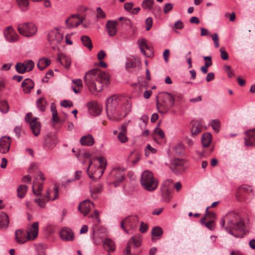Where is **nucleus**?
<instances>
[{
  "label": "nucleus",
  "mask_w": 255,
  "mask_h": 255,
  "mask_svg": "<svg viewBox=\"0 0 255 255\" xmlns=\"http://www.w3.org/2000/svg\"><path fill=\"white\" fill-rule=\"evenodd\" d=\"M84 80L90 92L96 94L103 90L105 85L109 84L110 77L104 71L95 68L86 73Z\"/></svg>",
  "instance_id": "1"
},
{
  "label": "nucleus",
  "mask_w": 255,
  "mask_h": 255,
  "mask_svg": "<svg viewBox=\"0 0 255 255\" xmlns=\"http://www.w3.org/2000/svg\"><path fill=\"white\" fill-rule=\"evenodd\" d=\"M121 102L119 96L113 95L107 101L106 111L107 116L109 119L113 121H120L125 117L128 113L131 108V104L128 101L125 103L126 109L123 112H119L117 109V106Z\"/></svg>",
  "instance_id": "2"
},
{
  "label": "nucleus",
  "mask_w": 255,
  "mask_h": 255,
  "mask_svg": "<svg viewBox=\"0 0 255 255\" xmlns=\"http://www.w3.org/2000/svg\"><path fill=\"white\" fill-rule=\"evenodd\" d=\"M227 226L225 230L236 238H242L246 234L245 224L240 215L234 212L229 213L226 216Z\"/></svg>",
  "instance_id": "3"
},
{
  "label": "nucleus",
  "mask_w": 255,
  "mask_h": 255,
  "mask_svg": "<svg viewBox=\"0 0 255 255\" xmlns=\"http://www.w3.org/2000/svg\"><path fill=\"white\" fill-rule=\"evenodd\" d=\"M156 100V107L159 113L161 114H165L167 111L174 106V98L173 96L169 93L163 92L159 96L160 102Z\"/></svg>",
  "instance_id": "4"
},
{
  "label": "nucleus",
  "mask_w": 255,
  "mask_h": 255,
  "mask_svg": "<svg viewBox=\"0 0 255 255\" xmlns=\"http://www.w3.org/2000/svg\"><path fill=\"white\" fill-rule=\"evenodd\" d=\"M140 183L142 187L148 191H154L158 185L157 180L154 178L153 173L149 171H144L142 172Z\"/></svg>",
  "instance_id": "5"
},
{
  "label": "nucleus",
  "mask_w": 255,
  "mask_h": 255,
  "mask_svg": "<svg viewBox=\"0 0 255 255\" xmlns=\"http://www.w3.org/2000/svg\"><path fill=\"white\" fill-rule=\"evenodd\" d=\"M17 30L19 34L26 37L32 36L37 31L36 26L32 22H24L17 24Z\"/></svg>",
  "instance_id": "6"
},
{
  "label": "nucleus",
  "mask_w": 255,
  "mask_h": 255,
  "mask_svg": "<svg viewBox=\"0 0 255 255\" xmlns=\"http://www.w3.org/2000/svg\"><path fill=\"white\" fill-rule=\"evenodd\" d=\"M97 159L98 160L100 165L98 167L97 169L95 171V172L94 173H92L91 174H90L89 172L90 166L92 164L91 161L90 162L89 166L87 169V172H88L89 177L91 179H93L99 178L102 176L104 172V170L107 165V160L105 157L101 156L97 157Z\"/></svg>",
  "instance_id": "7"
},
{
  "label": "nucleus",
  "mask_w": 255,
  "mask_h": 255,
  "mask_svg": "<svg viewBox=\"0 0 255 255\" xmlns=\"http://www.w3.org/2000/svg\"><path fill=\"white\" fill-rule=\"evenodd\" d=\"M173 182L172 179H168L164 181L160 188L161 195L164 201L169 202L173 196L172 190L169 188V186Z\"/></svg>",
  "instance_id": "8"
},
{
  "label": "nucleus",
  "mask_w": 255,
  "mask_h": 255,
  "mask_svg": "<svg viewBox=\"0 0 255 255\" xmlns=\"http://www.w3.org/2000/svg\"><path fill=\"white\" fill-rule=\"evenodd\" d=\"M37 118L33 117L31 113H27L25 117V122L29 124L33 133L35 136L39 134L41 128L40 123L37 121Z\"/></svg>",
  "instance_id": "9"
},
{
  "label": "nucleus",
  "mask_w": 255,
  "mask_h": 255,
  "mask_svg": "<svg viewBox=\"0 0 255 255\" xmlns=\"http://www.w3.org/2000/svg\"><path fill=\"white\" fill-rule=\"evenodd\" d=\"M47 36L52 48L54 50L58 49V46L63 38V35L57 30H53L48 33Z\"/></svg>",
  "instance_id": "10"
},
{
  "label": "nucleus",
  "mask_w": 255,
  "mask_h": 255,
  "mask_svg": "<svg viewBox=\"0 0 255 255\" xmlns=\"http://www.w3.org/2000/svg\"><path fill=\"white\" fill-rule=\"evenodd\" d=\"M124 178V170L120 168L113 169L109 176V179L112 181L111 183L114 184L115 186L119 185Z\"/></svg>",
  "instance_id": "11"
},
{
  "label": "nucleus",
  "mask_w": 255,
  "mask_h": 255,
  "mask_svg": "<svg viewBox=\"0 0 255 255\" xmlns=\"http://www.w3.org/2000/svg\"><path fill=\"white\" fill-rule=\"evenodd\" d=\"M3 34L6 40L9 42H15L18 40V35L11 26L5 28Z\"/></svg>",
  "instance_id": "12"
},
{
  "label": "nucleus",
  "mask_w": 255,
  "mask_h": 255,
  "mask_svg": "<svg viewBox=\"0 0 255 255\" xmlns=\"http://www.w3.org/2000/svg\"><path fill=\"white\" fill-rule=\"evenodd\" d=\"M87 106L90 114L94 116H97L100 114L102 107L97 101H93L87 103Z\"/></svg>",
  "instance_id": "13"
},
{
  "label": "nucleus",
  "mask_w": 255,
  "mask_h": 255,
  "mask_svg": "<svg viewBox=\"0 0 255 255\" xmlns=\"http://www.w3.org/2000/svg\"><path fill=\"white\" fill-rule=\"evenodd\" d=\"M139 47L142 53L145 56L151 57L153 55V49L147 44L145 39L143 38L140 40Z\"/></svg>",
  "instance_id": "14"
},
{
  "label": "nucleus",
  "mask_w": 255,
  "mask_h": 255,
  "mask_svg": "<svg viewBox=\"0 0 255 255\" xmlns=\"http://www.w3.org/2000/svg\"><path fill=\"white\" fill-rule=\"evenodd\" d=\"M61 239L64 241H72L74 239V233L69 228H63L59 233Z\"/></svg>",
  "instance_id": "15"
},
{
  "label": "nucleus",
  "mask_w": 255,
  "mask_h": 255,
  "mask_svg": "<svg viewBox=\"0 0 255 255\" xmlns=\"http://www.w3.org/2000/svg\"><path fill=\"white\" fill-rule=\"evenodd\" d=\"M11 142L8 136H3L0 139V152L3 154L8 152Z\"/></svg>",
  "instance_id": "16"
},
{
  "label": "nucleus",
  "mask_w": 255,
  "mask_h": 255,
  "mask_svg": "<svg viewBox=\"0 0 255 255\" xmlns=\"http://www.w3.org/2000/svg\"><path fill=\"white\" fill-rule=\"evenodd\" d=\"M245 143L246 146L255 145V128L247 132L245 137Z\"/></svg>",
  "instance_id": "17"
},
{
  "label": "nucleus",
  "mask_w": 255,
  "mask_h": 255,
  "mask_svg": "<svg viewBox=\"0 0 255 255\" xmlns=\"http://www.w3.org/2000/svg\"><path fill=\"white\" fill-rule=\"evenodd\" d=\"M38 222H34L31 226L30 230L27 232L26 238L27 240H33L38 235Z\"/></svg>",
  "instance_id": "18"
},
{
  "label": "nucleus",
  "mask_w": 255,
  "mask_h": 255,
  "mask_svg": "<svg viewBox=\"0 0 255 255\" xmlns=\"http://www.w3.org/2000/svg\"><path fill=\"white\" fill-rule=\"evenodd\" d=\"M91 205H93V204L86 200L79 205L78 209L84 216H86L90 212Z\"/></svg>",
  "instance_id": "19"
},
{
  "label": "nucleus",
  "mask_w": 255,
  "mask_h": 255,
  "mask_svg": "<svg viewBox=\"0 0 255 255\" xmlns=\"http://www.w3.org/2000/svg\"><path fill=\"white\" fill-rule=\"evenodd\" d=\"M118 24V22L116 21L113 20H108L107 21L106 25V28L107 29V32L108 34L110 36H113L116 35L117 33V25Z\"/></svg>",
  "instance_id": "20"
},
{
  "label": "nucleus",
  "mask_w": 255,
  "mask_h": 255,
  "mask_svg": "<svg viewBox=\"0 0 255 255\" xmlns=\"http://www.w3.org/2000/svg\"><path fill=\"white\" fill-rule=\"evenodd\" d=\"M127 131V127L124 125H122L118 135V139L122 143H125L128 141V137L126 136Z\"/></svg>",
  "instance_id": "21"
},
{
  "label": "nucleus",
  "mask_w": 255,
  "mask_h": 255,
  "mask_svg": "<svg viewBox=\"0 0 255 255\" xmlns=\"http://www.w3.org/2000/svg\"><path fill=\"white\" fill-rule=\"evenodd\" d=\"M9 218L8 215L4 213L0 215V229H6L9 225Z\"/></svg>",
  "instance_id": "22"
},
{
  "label": "nucleus",
  "mask_w": 255,
  "mask_h": 255,
  "mask_svg": "<svg viewBox=\"0 0 255 255\" xmlns=\"http://www.w3.org/2000/svg\"><path fill=\"white\" fill-rule=\"evenodd\" d=\"M15 240L17 243L24 244L26 242L25 234L23 230H17L15 233Z\"/></svg>",
  "instance_id": "23"
},
{
  "label": "nucleus",
  "mask_w": 255,
  "mask_h": 255,
  "mask_svg": "<svg viewBox=\"0 0 255 255\" xmlns=\"http://www.w3.org/2000/svg\"><path fill=\"white\" fill-rule=\"evenodd\" d=\"M80 141L82 145L85 146H92L94 143V138L91 134L82 136Z\"/></svg>",
  "instance_id": "24"
},
{
  "label": "nucleus",
  "mask_w": 255,
  "mask_h": 255,
  "mask_svg": "<svg viewBox=\"0 0 255 255\" xmlns=\"http://www.w3.org/2000/svg\"><path fill=\"white\" fill-rule=\"evenodd\" d=\"M34 65H15L16 71L21 74L29 72L33 69Z\"/></svg>",
  "instance_id": "25"
},
{
  "label": "nucleus",
  "mask_w": 255,
  "mask_h": 255,
  "mask_svg": "<svg viewBox=\"0 0 255 255\" xmlns=\"http://www.w3.org/2000/svg\"><path fill=\"white\" fill-rule=\"evenodd\" d=\"M33 85L34 83L32 80L28 78L25 79L21 84V86L25 93H29L33 88Z\"/></svg>",
  "instance_id": "26"
},
{
  "label": "nucleus",
  "mask_w": 255,
  "mask_h": 255,
  "mask_svg": "<svg viewBox=\"0 0 255 255\" xmlns=\"http://www.w3.org/2000/svg\"><path fill=\"white\" fill-rule=\"evenodd\" d=\"M103 247L109 252H114L115 250V245L114 242L109 238L104 240Z\"/></svg>",
  "instance_id": "27"
},
{
  "label": "nucleus",
  "mask_w": 255,
  "mask_h": 255,
  "mask_svg": "<svg viewBox=\"0 0 255 255\" xmlns=\"http://www.w3.org/2000/svg\"><path fill=\"white\" fill-rule=\"evenodd\" d=\"M138 223V220L136 217H127L126 218V224L133 230L136 228Z\"/></svg>",
  "instance_id": "28"
},
{
  "label": "nucleus",
  "mask_w": 255,
  "mask_h": 255,
  "mask_svg": "<svg viewBox=\"0 0 255 255\" xmlns=\"http://www.w3.org/2000/svg\"><path fill=\"white\" fill-rule=\"evenodd\" d=\"M192 127L191 128V133L192 135H195L199 133L202 129V125L198 121H192Z\"/></svg>",
  "instance_id": "29"
},
{
  "label": "nucleus",
  "mask_w": 255,
  "mask_h": 255,
  "mask_svg": "<svg viewBox=\"0 0 255 255\" xmlns=\"http://www.w3.org/2000/svg\"><path fill=\"white\" fill-rule=\"evenodd\" d=\"M212 139V136L210 133L207 132L204 133L201 137V141L203 146L204 147H208L210 145Z\"/></svg>",
  "instance_id": "30"
},
{
  "label": "nucleus",
  "mask_w": 255,
  "mask_h": 255,
  "mask_svg": "<svg viewBox=\"0 0 255 255\" xmlns=\"http://www.w3.org/2000/svg\"><path fill=\"white\" fill-rule=\"evenodd\" d=\"M184 164V161L183 159L175 158L171 162V169L173 167L175 169H181Z\"/></svg>",
  "instance_id": "31"
},
{
  "label": "nucleus",
  "mask_w": 255,
  "mask_h": 255,
  "mask_svg": "<svg viewBox=\"0 0 255 255\" xmlns=\"http://www.w3.org/2000/svg\"><path fill=\"white\" fill-rule=\"evenodd\" d=\"M83 45L91 50L93 48L92 42L91 38L87 35H83L80 38Z\"/></svg>",
  "instance_id": "32"
},
{
  "label": "nucleus",
  "mask_w": 255,
  "mask_h": 255,
  "mask_svg": "<svg viewBox=\"0 0 255 255\" xmlns=\"http://www.w3.org/2000/svg\"><path fill=\"white\" fill-rule=\"evenodd\" d=\"M56 62L60 64H71L72 61L69 57L61 53L57 55Z\"/></svg>",
  "instance_id": "33"
},
{
  "label": "nucleus",
  "mask_w": 255,
  "mask_h": 255,
  "mask_svg": "<svg viewBox=\"0 0 255 255\" xmlns=\"http://www.w3.org/2000/svg\"><path fill=\"white\" fill-rule=\"evenodd\" d=\"M28 187L25 185H20L17 189V197L19 198H23L27 191Z\"/></svg>",
  "instance_id": "34"
},
{
  "label": "nucleus",
  "mask_w": 255,
  "mask_h": 255,
  "mask_svg": "<svg viewBox=\"0 0 255 255\" xmlns=\"http://www.w3.org/2000/svg\"><path fill=\"white\" fill-rule=\"evenodd\" d=\"M16 2L17 5L22 11H25L28 9V0H16Z\"/></svg>",
  "instance_id": "35"
},
{
  "label": "nucleus",
  "mask_w": 255,
  "mask_h": 255,
  "mask_svg": "<svg viewBox=\"0 0 255 255\" xmlns=\"http://www.w3.org/2000/svg\"><path fill=\"white\" fill-rule=\"evenodd\" d=\"M154 0H143L141 3L142 8L146 10L150 11L153 9Z\"/></svg>",
  "instance_id": "36"
},
{
  "label": "nucleus",
  "mask_w": 255,
  "mask_h": 255,
  "mask_svg": "<svg viewBox=\"0 0 255 255\" xmlns=\"http://www.w3.org/2000/svg\"><path fill=\"white\" fill-rule=\"evenodd\" d=\"M129 241H130V242H132L133 246L135 248H137L141 245L142 241L141 236L139 234L135 235L134 236L131 238Z\"/></svg>",
  "instance_id": "37"
},
{
  "label": "nucleus",
  "mask_w": 255,
  "mask_h": 255,
  "mask_svg": "<svg viewBox=\"0 0 255 255\" xmlns=\"http://www.w3.org/2000/svg\"><path fill=\"white\" fill-rule=\"evenodd\" d=\"M141 155L139 153L135 152L134 153L133 152H132L129 155L128 159L134 165L139 161Z\"/></svg>",
  "instance_id": "38"
},
{
  "label": "nucleus",
  "mask_w": 255,
  "mask_h": 255,
  "mask_svg": "<svg viewBox=\"0 0 255 255\" xmlns=\"http://www.w3.org/2000/svg\"><path fill=\"white\" fill-rule=\"evenodd\" d=\"M44 145L47 148L52 149L55 146L56 143L52 138L50 136H47L45 139Z\"/></svg>",
  "instance_id": "39"
},
{
  "label": "nucleus",
  "mask_w": 255,
  "mask_h": 255,
  "mask_svg": "<svg viewBox=\"0 0 255 255\" xmlns=\"http://www.w3.org/2000/svg\"><path fill=\"white\" fill-rule=\"evenodd\" d=\"M37 106L41 112H44L47 104L44 98H39L36 102Z\"/></svg>",
  "instance_id": "40"
},
{
  "label": "nucleus",
  "mask_w": 255,
  "mask_h": 255,
  "mask_svg": "<svg viewBox=\"0 0 255 255\" xmlns=\"http://www.w3.org/2000/svg\"><path fill=\"white\" fill-rule=\"evenodd\" d=\"M103 190V186L101 184L98 185L91 189V194L92 198H96L97 194L100 193Z\"/></svg>",
  "instance_id": "41"
},
{
  "label": "nucleus",
  "mask_w": 255,
  "mask_h": 255,
  "mask_svg": "<svg viewBox=\"0 0 255 255\" xmlns=\"http://www.w3.org/2000/svg\"><path fill=\"white\" fill-rule=\"evenodd\" d=\"M151 234L152 236L158 237L159 239L163 234L162 229L160 227H155L152 229Z\"/></svg>",
  "instance_id": "42"
},
{
  "label": "nucleus",
  "mask_w": 255,
  "mask_h": 255,
  "mask_svg": "<svg viewBox=\"0 0 255 255\" xmlns=\"http://www.w3.org/2000/svg\"><path fill=\"white\" fill-rule=\"evenodd\" d=\"M70 19H67L65 21V24L68 28H72L77 27L78 25L81 24L83 21V18H79L78 21H75V23H71L69 24L68 23L70 21Z\"/></svg>",
  "instance_id": "43"
},
{
  "label": "nucleus",
  "mask_w": 255,
  "mask_h": 255,
  "mask_svg": "<svg viewBox=\"0 0 255 255\" xmlns=\"http://www.w3.org/2000/svg\"><path fill=\"white\" fill-rule=\"evenodd\" d=\"M211 126L216 132H218L220 127V122L218 120H213L211 122Z\"/></svg>",
  "instance_id": "44"
},
{
  "label": "nucleus",
  "mask_w": 255,
  "mask_h": 255,
  "mask_svg": "<svg viewBox=\"0 0 255 255\" xmlns=\"http://www.w3.org/2000/svg\"><path fill=\"white\" fill-rule=\"evenodd\" d=\"M8 105L6 102L2 101L0 102V111L3 113H6L8 111Z\"/></svg>",
  "instance_id": "45"
},
{
  "label": "nucleus",
  "mask_w": 255,
  "mask_h": 255,
  "mask_svg": "<svg viewBox=\"0 0 255 255\" xmlns=\"http://www.w3.org/2000/svg\"><path fill=\"white\" fill-rule=\"evenodd\" d=\"M36 186V185L34 183L33 187H32V190H33V193L35 195H36V196H39V195H41V191L42 190V189H43L42 184V183H40V184L37 185V190H35V189H34V186Z\"/></svg>",
  "instance_id": "46"
},
{
  "label": "nucleus",
  "mask_w": 255,
  "mask_h": 255,
  "mask_svg": "<svg viewBox=\"0 0 255 255\" xmlns=\"http://www.w3.org/2000/svg\"><path fill=\"white\" fill-rule=\"evenodd\" d=\"M224 70L227 74L229 78H231L234 76V73L232 70L231 67L229 65H225L224 67Z\"/></svg>",
  "instance_id": "47"
},
{
  "label": "nucleus",
  "mask_w": 255,
  "mask_h": 255,
  "mask_svg": "<svg viewBox=\"0 0 255 255\" xmlns=\"http://www.w3.org/2000/svg\"><path fill=\"white\" fill-rule=\"evenodd\" d=\"M106 54L104 51L101 50L99 51L97 54L98 58L99 60V62L98 64H106L105 62L102 61V59L106 56Z\"/></svg>",
  "instance_id": "48"
},
{
  "label": "nucleus",
  "mask_w": 255,
  "mask_h": 255,
  "mask_svg": "<svg viewBox=\"0 0 255 255\" xmlns=\"http://www.w3.org/2000/svg\"><path fill=\"white\" fill-rule=\"evenodd\" d=\"M60 105L64 108H70L73 106V102L69 100H64L61 101Z\"/></svg>",
  "instance_id": "49"
},
{
  "label": "nucleus",
  "mask_w": 255,
  "mask_h": 255,
  "mask_svg": "<svg viewBox=\"0 0 255 255\" xmlns=\"http://www.w3.org/2000/svg\"><path fill=\"white\" fill-rule=\"evenodd\" d=\"M239 190L240 191H242V192H252L253 189H252L251 186H250L247 185H243L241 186L239 188Z\"/></svg>",
  "instance_id": "50"
},
{
  "label": "nucleus",
  "mask_w": 255,
  "mask_h": 255,
  "mask_svg": "<svg viewBox=\"0 0 255 255\" xmlns=\"http://www.w3.org/2000/svg\"><path fill=\"white\" fill-rule=\"evenodd\" d=\"M146 30L148 31L152 25V19L151 17H148L145 20Z\"/></svg>",
  "instance_id": "51"
},
{
  "label": "nucleus",
  "mask_w": 255,
  "mask_h": 255,
  "mask_svg": "<svg viewBox=\"0 0 255 255\" xmlns=\"http://www.w3.org/2000/svg\"><path fill=\"white\" fill-rule=\"evenodd\" d=\"M97 16L99 18H103L106 17L105 13L102 10V9L100 7L97 8Z\"/></svg>",
  "instance_id": "52"
},
{
  "label": "nucleus",
  "mask_w": 255,
  "mask_h": 255,
  "mask_svg": "<svg viewBox=\"0 0 255 255\" xmlns=\"http://www.w3.org/2000/svg\"><path fill=\"white\" fill-rule=\"evenodd\" d=\"M212 40L214 41L215 47L218 48L219 47V38L217 33L213 34L212 35Z\"/></svg>",
  "instance_id": "53"
},
{
  "label": "nucleus",
  "mask_w": 255,
  "mask_h": 255,
  "mask_svg": "<svg viewBox=\"0 0 255 255\" xmlns=\"http://www.w3.org/2000/svg\"><path fill=\"white\" fill-rule=\"evenodd\" d=\"M173 8V4L171 3H166L163 8V12L166 14L168 13Z\"/></svg>",
  "instance_id": "54"
},
{
  "label": "nucleus",
  "mask_w": 255,
  "mask_h": 255,
  "mask_svg": "<svg viewBox=\"0 0 255 255\" xmlns=\"http://www.w3.org/2000/svg\"><path fill=\"white\" fill-rule=\"evenodd\" d=\"M148 228V227L147 224H145L143 222H141L140 223L139 231L142 233H144L147 231Z\"/></svg>",
  "instance_id": "55"
},
{
  "label": "nucleus",
  "mask_w": 255,
  "mask_h": 255,
  "mask_svg": "<svg viewBox=\"0 0 255 255\" xmlns=\"http://www.w3.org/2000/svg\"><path fill=\"white\" fill-rule=\"evenodd\" d=\"M220 51L221 52V58L224 60H228V53L223 48H221L220 49Z\"/></svg>",
  "instance_id": "56"
},
{
  "label": "nucleus",
  "mask_w": 255,
  "mask_h": 255,
  "mask_svg": "<svg viewBox=\"0 0 255 255\" xmlns=\"http://www.w3.org/2000/svg\"><path fill=\"white\" fill-rule=\"evenodd\" d=\"M159 125L155 128L154 132L156 133L161 138H163L165 136L164 133L162 129L158 128Z\"/></svg>",
  "instance_id": "57"
},
{
  "label": "nucleus",
  "mask_w": 255,
  "mask_h": 255,
  "mask_svg": "<svg viewBox=\"0 0 255 255\" xmlns=\"http://www.w3.org/2000/svg\"><path fill=\"white\" fill-rule=\"evenodd\" d=\"M51 61L47 58L42 57L40 58L37 62V64H51Z\"/></svg>",
  "instance_id": "58"
},
{
  "label": "nucleus",
  "mask_w": 255,
  "mask_h": 255,
  "mask_svg": "<svg viewBox=\"0 0 255 255\" xmlns=\"http://www.w3.org/2000/svg\"><path fill=\"white\" fill-rule=\"evenodd\" d=\"M184 27V24L182 21L179 20L177 21L174 25V27L178 29H182Z\"/></svg>",
  "instance_id": "59"
},
{
  "label": "nucleus",
  "mask_w": 255,
  "mask_h": 255,
  "mask_svg": "<svg viewBox=\"0 0 255 255\" xmlns=\"http://www.w3.org/2000/svg\"><path fill=\"white\" fill-rule=\"evenodd\" d=\"M205 226L210 230L212 231L215 229V223L213 221L207 222L205 224Z\"/></svg>",
  "instance_id": "60"
},
{
  "label": "nucleus",
  "mask_w": 255,
  "mask_h": 255,
  "mask_svg": "<svg viewBox=\"0 0 255 255\" xmlns=\"http://www.w3.org/2000/svg\"><path fill=\"white\" fill-rule=\"evenodd\" d=\"M130 245V241H129L127 243V246L125 251H124L123 252L124 255H131Z\"/></svg>",
  "instance_id": "61"
},
{
  "label": "nucleus",
  "mask_w": 255,
  "mask_h": 255,
  "mask_svg": "<svg viewBox=\"0 0 255 255\" xmlns=\"http://www.w3.org/2000/svg\"><path fill=\"white\" fill-rule=\"evenodd\" d=\"M72 82L75 84L78 88H81L83 87L82 81L80 79H74Z\"/></svg>",
  "instance_id": "62"
},
{
  "label": "nucleus",
  "mask_w": 255,
  "mask_h": 255,
  "mask_svg": "<svg viewBox=\"0 0 255 255\" xmlns=\"http://www.w3.org/2000/svg\"><path fill=\"white\" fill-rule=\"evenodd\" d=\"M169 52V50L167 49H165L163 52V56L165 63H167L168 62Z\"/></svg>",
  "instance_id": "63"
},
{
  "label": "nucleus",
  "mask_w": 255,
  "mask_h": 255,
  "mask_svg": "<svg viewBox=\"0 0 255 255\" xmlns=\"http://www.w3.org/2000/svg\"><path fill=\"white\" fill-rule=\"evenodd\" d=\"M34 201L41 208H43L45 206V203L43 199H41L40 198L35 199Z\"/></svg>",
  "instance_id": "64"
}]
</instances>
